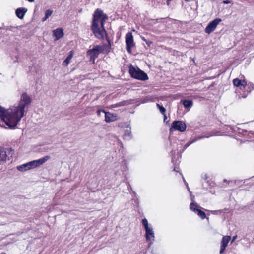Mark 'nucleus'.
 <instances>
[{
    "mask_svg": "<svg viewBox=\"0 0 254 254\" xmlns=\"http://www.w3.org/2000/svg\"><path fill=\"white\" fill-rule=\"evenodd\" d=\"M32 102V99L27 93H23L20 97V101L17 106L5 109L1 106V120H3L5 124L10 129H15V127L24 116L25 109H27Z\"/></svg>",
    "mask_w": 254,
    "mask_h": 254,
    "instance_id": "f257e3e1",
    "label": "nucleus"
},
{
    "mask_svg": "<svg viewBox=\"0 0 254 254\" xmlns=\"http://www.w3.org/2000/svg\"><path fill=\"white\" fill-rule=\"evenodd\" d=\"M107 19L108 16L99 8H97L93 14L91 30L95 36L98 39H103L104 34H107V31L104 25Z\"/></svg>",
    "mask_w": 254,
    "mask_h": 254,
    "instance_id": "f03ea898",
    "label": "nucleus"
},
{
    "mask_svg": "<svg viewBox=\"0 0 254 254\" xmlns=\"http://www.w3.org/2000/svg\"><path fill=\"white\" fill-rule=\"evenodd\" d=\"M129 73L130 76L134 79L145 81L148 79L147 74L139 68H135L131 65L129 67Z\"/></svg>",
    "mask_w": 254,
    "mask_h": 254,
    "instance_id": "7ed1b4c3",
    "label": "nucleus"
},
{
    "mask_svg": "<svg viewBox=\"0 0 254 254\" xmlns=\"http://www.w3.org/2000/svg\"><path fill=\"white\" fill-rule=\"evenodd\" d=\"M186 125L183 121L176 120L173 121L172 123L170 131L177 130L180 132H184L186 130Z\"/></svg>",
    "mask_w": 254,
    "mask_h": 254,
    "instance_id": "20e7f679",
    "label": "nucleus"
},
{
    "mask_svg": "<svg viewBox=\"0 0 254 254\" xmlns=\"http://www.w3.org/2000/svg\"><path fill=\"white\" fill-rule=\"evenodd\" d=\"M106 39L108 41V44L98 45H96V48L99 50V53L103 54H108L110 51L111 49V41L108 36V34H105Z\"/></svg>",
    "mask_w": 254,
    "mask_h": 254,
    "instance_id": "39448f33",
    "label": "nucleus"
},
{
    "mask_svg": "<svg viewBox=\"0 0 254 254\" xmlns=\"http://www.w3.org/2000/svg\"><path fill=\"white\" fill-rule=\"evenodd\" d=\"M126 50L129 53L131 52V48L135 46L133 37L131 32H128L126 35Z\"/></svg>",
    "mask_w": 254,
    "mask_h": 254,
    "instance_id": "423d86ee",
    "label": "nucleus"
},
{
    "mask_svg": "<svg viewBox=\"0 0 254 254\" xmlns=\"http://www.w3.org/2000/svg\"><path fill=\"white\" fill-rule=\"evenodd\" d=\"M222 21L220 18H216L208 23L205 29V32L207 34H210L214 31L217 25Z\"/></svg>",
    "mask_w": 254,
    "mask_h": 254,
    "instance_id": "0eeeda50",
    "label": "nucleus"
},
{
    "mask_svg": "<svg viewBox=\"0 0 254 254\" xmlns=\"http://www.w3.org/2000/svg\"><path fill=\"white\" fill-rule=\"evenodd\" d=\"M99 54V50L96 48V46L87 51V56H89V60L93 63H95V59L98 58Z\"/></svg>",
    "mask_w": 254,
    "mask_h": 254,
    "instance_id": "6e6552de",
    "label": "nucleus"
},
{
    "mask_svg": "<svg viewBox=\"0 0 254 254\" xmlns=\"http://www.w3.org/2000/svg\"><path fill=\"white\" fill-rule=\"evenodd\" d=\"M13 155V150L11 149L1 148V161H6L9 160L10 158L12 157Z\"/></svg>",
    "mask_w": 254,
    "mask_h": 254,
    "instance_id": "1a4fd4ad",
    "label": "nucleus"
},
{
    "mask_svg": "<svg viewBox=\"0 0 254 254\" xmlns=\"http://www.w3.org/2000/svg\"><path fill=\"white\" fill-rule=\"evenodd\" d=\"M197 204L193 202L191 203L190 205L191 210L196 213L202 219H205L206 217L205 212L197 208Z\"/></svg>",
    "mask_w": 254,
    "mask_h": 254,
    "instance_id": "9d476101",
    "label": "nucleus"
},
{
    "mask_svg": "<svg viewBox=\"0 0 254 254\" xmlns=\"http://www.w3.org/2000/svg\"><path fill=\"white\" fill-rule=\"evenodd\" d=\"M230 239L231 237L230 236H225L222 238L220 250V254H222L224 252Z\"/></svg>",
    "mask_w": 254,
    "mask_h": 254,
    "instance_id": "9b49d317",
    "label": "nucleus"
},
{
    "mask_svg": "<svg viewBox=\"0 0 254 254\" xmlns=\"http://www.w3.org/2000/svg\"><path fill=\"white\" fill-rule=\"evenodd\" d=\"M145 230V238L147 241L154 240V233L152 227H149Z\"/></svg>",
    "mask_w": 254,
    "mask_h": 254,
    "instance_id": "f8f14e48",
    "label": "nucleus"
},
{
    "mask_svg": "<svg viewBox=\"0 0 254 254\" xmlns=\"http://www.w3.org/2000/svg\"><path fill=\"white\" fill-rule=\"evenodd\" d=\"M117 120V116L110 112H105V121L106 123H110L116 121Z\"/></svg>",
    "mask_w": 254,
    "mask_h": 254,
    "instance_id": "ddd939ff",
    "label": "nucleus"
},
{
    "mask_svg": "<svg viewBox=\"0 0 254 254\" xmlns=\"http://www.w3.org/2000/svg\"><path fill=\"white\" fill-rule=\"evenodd\" d=\"M64 35L63 29L61 28H57L53 31V36L55 37V40L61 39Z\"/></svg>",
    "mask_w": 254,
    "mask_h": 254,
    "instance_id": "4468645a",
    "label": "nucleus"
},
{
    "mask_svg": "<svg viewBox=\"0 0 254 254\" xmlns=\"http://www.w3.org/2000/svg\"><path fill=\"white\" fill-rule=\"evenodd\" d=\"M27 9L26 8L20 7L17 8L15 11L16 16L20 19L23 18Z\"/></svg>",
    "mask_w": 254,
    "mask_h": 254,
    "instance_id": "2eb2a0df",
    "label": "nucleus"
},
{
    "mask_svg": "<svg viewBox=\"0 0 254 254\" xmlns=\"http://www.w3.org/2000/svg\"><path fill=\"white\" fill-rule=\"evenodd\" d=\"M127 128H129V129H127L125 131L123 137L124 139L129 140L132 138V135L131 134V127H130V125H128L127 127Z\"/></svg>",
    "mask_w": 254,
    "mask_h": 254,
    "instance_id": "dca6fc26",
    "label": "nucleus"
},
{
    "mask_svg": "<svg viewBox=\"0 0 254 254\" xmlns=\"http://www.w3.org/2000/svg\"><path fill=\"white\" fill-rule=\"evenodd\" d=\"M15 28V27L12 26H3L2 27H1V33L3 34H6V35H10V32H12L13 30V29Z\"/></svg>",
    "mask_w": 254,
    "mask_h": 254,
    "instance_id": "f3484780",
    "label": "nucleus"
},
{
    "mask_svg": "<svg viewBox=\"0 0 254 254\" xmlns=\"http://www.w3.org/2000/svg\"><path fill=\"white\" fill-rule=\"evenodd\" d=\"M50 158V157L49 156H45L38 160H34V161L35 162L36 167H39L44 164L45 162L48 160Z\"/></svg>",
    "mask_w": 254,
    "mask_h": 254,
    "instance_id": "a211bd4d",
    "label": "nucleus"
},
{
    "mask_svg": "<svg viewBox=\"0 0 254 254\" xmlns=\"http://www.w3.org/2000/svg\"><path fill=\"white\" fill-rule=\"evenodd\" d=\"M181 102L185 108H190L192 106L193 104L192 101L190 100H182Z\"/></svg>",
    "mask_w": 254,
    "mask_h": 254,
    "instance_id": "6ab92c4d",
    "label": "nucleus"
},
{
    "mask_svg": "<svg viewBox=\"0 0 254 254\" xmlns=\"http://www.w3.org/2000/svg\"><path fill=\"white\" fill-rule=\"evenodd\" d=\"M238 133L242 134L243 135H245L246 133H248V135L249 136L248 138H252V136H254V131H250L248 132L246 130L238 129Z\"/></svg>",
    "mask_w": 254,
    "mask_h": 254,
    "instance_id": "aec40b11",
    "label": "nucleus"
},
{
    "mask_svg": "<svg viewBox=\"0 0 254 254\" xmlns=\"http://www.w3.org/2000/svg\"><path fill=\"white\" fill-rule=\"evenodd\" d=\"M17 169L21 172L26 171L29 170L27 163H25L16 167Z\"/></svg>",
    "mask_w": 254,
    "mask_h": 254,
    "instance_id": "412c9836",
    "label": "nucleus"
},
{
    "mask_svg": "<svg viewBox=\"0 0 254 254\" xmlns=\"http://www.w3.org/2000/svg\"><path fill=\"white\" fill-rule=\"evenodd\" d=\"M171 153L172 155V162L174 164V165H179L180 162L179 159H177L176 158L175 155H174L175 151L173 150L171 151Z\"/></svg>",
    "mask_w": 254,
    "mask_h": 254,
    "instance_id": "4be33fe9",
    "label": "nucleus"
},
{
    "mask_svg": "<svg viewBox=\"0 0 254 254\" xmlns=\"http://www.w3.org/2000/svg\"><path fill=\"white\" fill-rule=\"evenodd\" d=\"M205 137L204 136H200V137H199L198 138H196V139H193L191 142H188L187 143H186L183 147V150H182V152L184 151L188 147H189L191 143H194L195 142V141H196L197 140H199V139H202L203 138H204Z\"/></svg>",
    "mask_w": 254,
    "mask_h": 254,
    "instance_id": "5701e85b",
    "label": "nucleus"
},
{
    "mask_svg": "<svg viewBox=\"0 0 254 254\" xmlns=\"http://www.w3.org/2000/svg\"><path fill=\"white\" fill-rule=\"evenodd\" d=\"M53 13V10L50 9H48L46 10L45 16L42 18V21H45Z\"/></svg>",
    "mask_w": 254,
    "mask_h": 254,
    "instance_id": "b1692460",
    "label": "nucleus"
},
{
    "mask_svg": "<svg viewBox=\"0 0 254 254\" xmlns=\"http://www.w3.org/2000/svg\"><path fill=\"white\" fill-rule=\"evenodd\" d=\"M72 56H73L72 51H70L69 52V55L67 56V57L66 58L65 60L64 61L63 64L67 65L68 64L71 59L72 58Z\"/></svg>",
    "mask_w": 254,
    "mask_h": 254,
    "instance_id": "393cba45",
    "label": "nucleus"
},
{
    "mask_svg": "<svg viewBox=\"0 0 254 254\" xmlns=\"http://www.w3.org/2000/svg\"><path fill=\"white\" fill-rule=\"evenodd\" d=\"M153 98L150 96H147L142 99V103H145L149 102H153Z\"/></svg>",
    "mask_w": 254,
    "mask_h": 254,
    "instance_id": "a878e982",
    "label": "nucleus"
},
{
    "mask_svg": "<svg viewBox=\"0 0 254 254\" xmlns=\"http://www.w3.org/2000/svg\"><path fill=\"white\" fill-rule=\"evenodd\" d=\"M241 83L242 80H240L238 78H235L233 80L234 85L236 87H240Z\"/></svg>",
    "mask_w": 254,
    "mask_h": 254,
    "instance_id": "bb28decb",
    "label": "nucleus"
},
{
    "mask_svg": "<svg viewBox=\"0 0 254 254\" xmlns=\"http://www.w3.org/2000/svg\"><path fill=\"white\" fill-rule=\"evenodd\" d=\"M156 106L162 114H164L166 113V109L163 106L158 103L156 104Z\"/></svg>",
    "mask_w": 254,
    "mask_h": 254,
    "instance_id": "cd10ccee",
    "label": "nucleus"
},
{
    "mask_svg": "<svg viewBox=\"0 0 254 254\" xmlns=\"http://www.w3.org/2000/svg\"><path fill=\"white\" fill-rule=\"evenodd\" d=\"M27 165L29 170L35 168L36 167L35 162L34 160L27 162Z\"/></svg>",
    "mask_w": 254,
    "mask_h": 254,
    "instance_id": "c85d7f7f",
    "label": "nucleus"
},
{
    "mask_svg": "<svg viewBox=\"0 0 254 254\" xmlns=\"http://www.w3.org/2000/svg\"><path fill=\"white\" fill-rule=\"evenodd\" d=\"M247 87V91L248 93H250L254 89V84L252 83H249Z\"/></svg>",
    "mask_w": 254,
    "mask_h": 254,
    "instance_id": "c756f323",
    "label": "nucleus"
},
{
    "mask_svg": "<svg viewBox=\"0 0 254 254\" xmlns=\"http://www.w3.org/2000/svg\"><path fill=\"white\" fill-rule=\"evenodd\" d=\"M128 104V102L127 101H122L121 102H120L118 103H117L115 107H120V106H125Z\"/></svg>",
    "mask_w": 254,
    "mask_h": 254,
    "instance_id": "7c9ffc66",
    "label": "nucleus"
},
{
    "mask_svg": "<svg viewBox=\"0 0 254 254\" xmlns=\"http://www.w3.org/2000/svg\"><path fill=\"white\" fill-rule=\"evenodd\" d=\"M142 225L144 227L145 229L149 228L148 226V221L146 218H144L142 220Z\"/></svg>",
    "mask_w": 254,
    "mask_h": 254,
    "instance_id": "2f4dec72",
    "label": "nucleus"
},
{
    "mask_svg": "<svg viewBox=\"0 0 254 254\" xmlns=\"http://www.w3.org/2000/svg\"><path fill=\"white\" fill-rule=\"evenodd\" d=\"M141 39L143 40V41L146 42L148 46H150L151 44H152V42L147 40L144 37H142Z\"/></svg>",
    "mask_w": 254,
    "mask_h": 254,
    "instance_id": "473e14b6",
    "label": "nucleus"
},
{
    "mask_svg": "<svg viewBox=\"0 0 254 254\" xmlns=\"http://www.w3.org/2000/svg\"><path fill=\"white\" fill-rule=\"evenodd\" d=\"M247 82L243 80H242V83H241V86H240V88L241 89V87H243V88H245L246 86H247Z\"/></svg>",
    "mask_w": 254,
    "mask_h": 254,
    "instance_id": "72a5a7b5",
    "label": "nucleus"
},
{
    "mask_svg": "<svg viewBox=\"0 0 254 254\" xmlns=\"http://www.w3.org/2000/svg\"><path fill=\"white\" fill-rule=\"evenodd\" d=\"M101 112L105 113L106 112L104 110H98L97 111V115L98 116H100Z\"/></svg>",
    "mask_w": 254,
    "mask_h": 254,
    "instance_id": "f704fd0d",
    "label": "nucleus"
},
{
    "mask_svg": "<svg viewBox=\"0 0 254 254\" xmlns=\"http://www.w3.org/2000/svg\"><path fill=\"white\" fill-rule=\"evenodd\" d=\"M183 180H184V183H185V185H186V187H187V189H188V191H189V192H190V193H191V191L190 190V188H189V186H188V184L186 182V181L185 180L184 178H183Z\"/></svg>",
    "mask_w": 254,
    "mask_h": 254,
    "instance_id": "c9c22d12",
    "label": "nucleus"
},
{
    "mask_svg": "<svg viewBox=\"0 0 254 254\" xmlns=\"http://www.w3.org/2000/svg\"><path fill=\"white\" fill-rule=\"evenodd\" d=\"M232 2V1L231 0H224L223 1V3H225V4H228V3H231Z\"/></svg>",
    "mask_w": 254,
    "mask_h": 254,
    "instance_id": "e433bc0d",
    "label": "nucleus"
},
{
    "mask_svg": "<svg viewBox=\"0 0 254 254\" xmlns=\"http://www.w3.org/2000/svg\"><path fill=\"white\" fill-rule=\"evenodd\" d=\"M248 2L251 4H254V0H249Z\"/></svg>",
    "mask_w": 254,
    "mask_h": 254,
    "instance_id": "4c0bfd02",
    "label": "nucleus"
},
{
    "mask_svg": "<svg viewBox=\"0 0 254 254\" xmlns=\"http://www.w3.org/2000/svg\"><path fill=\"white\" fill-rule=\"evenodd\" d=\"M163 115L164 116V122H165L166 120L167 119V116H166L165 113H164V114H163Z\"/></svg>",
    "mask_w": 254,
    "mask_h": 254,
    "instance_id": "58836bf2",
    "label": "nucleus"
},
{
    "mask_svg": "<svg viewBox=\"0 0 254 254\" xmlns=\"http://www.w3.org/2000/svg\"><path fill=\"white\" fill-rule=\"evenodd\" d=\"M208 177L206 174H205L203 176H202V178L206 180L207 179Z\"/></svg>",
    "mask_w": 254,
    "mask_h": 254,
    "instance_id": "ea45409f",
    "label": "nucleus"
},
{
    "mask_svg": "<svg viewBox=\"0 0 254 254\" xmlns=\"http://www.w3.org/2000/svg\"><path fill=\"white\" fill-rule=\"evenodd\" d=\"M236 237H237V236H235L233 237V240H232V242H233L235 240V239L236 238Z\"/></svg>",
    "mask_w": 254,
    "mask_h": 254,
    "instance_id": "a19ab883",
    "label": "nucleus"
},
{
    "mask_svg": "<svg viewBox=\"0 0 254 254\" xmlns=\"http://www.w3.org/2000/svg\"><path fill=\"white\" fill-rule=\"evenodd\" d=\"M174 171H177L176 169V167H174Z\"/></svg>",
    "mask_w": 254,
    "mask_h": 254,
    "instance_id": "79ce46f5",
    "label": "nucleus"
},
{
    "mask_svg": "<svg viewBox=\"0 0 254 254\" xmlns=\"http://www.w3.org/2000/svg\"><path fill=\"white\" fill-rule=\"evenodd\" d=\"M186 1L189 2L191 0H185Z\"/></svg>",
    "mask_w": 254,
    "mask_h": 254,
    "instance_id": "37998d69",
    "label": "nucleus"
},
{
    "mask_svg": "<svg viewBox=\"0 0 254 254\" xmlns=\"http://www.w3.org/2000/svg\"><path fill=\"white\" fill-rule=\"evenodd\" d=\"M121 145L122 147H123V143H121Z\"/></svg>",
    "mask_w": 254,
    "mask_h": 254,
    "instance_id": "c03bdc74",
    "label": "nucleus"
},
{
    "mask_svg": "<svg viewBox=\"0 0 254 254\" xmlns=\"http://www.w3.org/2000/svg\"><path fill=\"white\" fill-rule=\"evenodd\" d=\"M1 254H5V253H1Z\"/></svg>",
    "mask_w": 254,
    "mask_h": 254,
    "instance_id": "a18cd8bd",
    "label": "nucleus"
}]
</instances>
